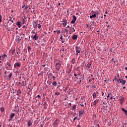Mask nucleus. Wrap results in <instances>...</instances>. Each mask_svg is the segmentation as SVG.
Wrapping results in <instances>:
<instances>
[{
  "instance_id": "obj_1",
  "label": "nucleus",
  "mask_w": 127,
  "mask_h": 127,
  "mask_svg": "<svg viewBox=\"0 0 127 127\" xmlns=\"http://www.w3.org/2000/svg\"><path fill=\"white\" fill-rule=\"evenodd\" d=\"M86 114V111L84 109H81L78 111V116L79 117H82L83 115Z\"/></svg>"
},
{
  "instance_id": "obj_2",
  "label": "nucleus",
  "mask_w": 127,
  "mask_h": 127,
  "mask_svg": "<svg viewBox=\"0 0 127 127\" xmlns=\"http://www.w3.org/2000/svg\"><path fill=\"white\" fill-rule=\"evenodd\" d=\"M73 19L71 21V23L74 24L75 22H76V20H77V17H76V16L73 15H72Z\"/></svg>"
},
{
  "instance_id": "obj_3",
  "label": "nucleus",
  "mask_w": 127,
  "mask_h": 127,
  "mask_svg": "<svg viewBox=\"0 0 127 127\" xmlns=\"http://www.w3.org/2000/svg\"><path fill=\"white\" fill-rule=\"evenodd\" d=\"M56 69L58 70L60 69V67H61V64L59 63H58L56 64Z\"/></svg>"
},
{
  "instance_id": "obj_4",
  "label": "nucleus",
  "mask_w": 127,
  "mask_h": 127,
  "mask_svg": "<svg viewBox=\"0 0 127 127\" xmlns=\"http://www.w3.org/2000/svg\"><path fill=\"white\" fill-rule=\"evenodd\" d=\"M75 49H76V53H81V49L80 47L76 46V47H75Z\"/></svg>"
},
{
  "instance_id": "obj_5",
  "label": "nucleus",
  "mask_w": 127,
  "mask_h": 127,
  "mask_svg": "<svg viewBox=\"0 0 127 127\" xmlns=\"http://www.w3.org/2000/svg\"><path fill=\"white\" fill-rule=\"evenodd\" d=\"M21 64L19 63H16L14 64V68H17V67H20Z\"/></svg>"
},
{
  "instance_id": "obj_6",
  "label": "nucleus",
  "mask_w": 127,
  "mask_h": 127,
  "mask_svg": "<svg viewBox=\"0 0 127 127\" xmlns=\"http://www.w3.org/2000/svg\"><path fill=\"white\" fill-rule=\"evenodd\" d=\"M68 31L69 32V34H71V32H75V30L74 27H70L68 30Z\"/></svg>"
},
{
  "instance_id": "obj_7",
  "label": "nucleus",
  "mask_w": 127,
  "mask_h": 127,
  "mask_svg": "<svg viewBox=\"0 0 127 127\" xmlns=\"http://www.w3.org/2000/svg\"><path fill=\"white\" fill-rule=\"evenodd\" d=\"M63 22V25L64 27L67 25V20L64 19L62 21Z\"/></svg>"
},
{
  "instance_id": "obj_8",
  "label": "nucleus",
  "mask_w": 127,
  "mask_h": 127,
  "mask_svg": "<svg viewBox=\"0 0 127 127\" xmlns=\"http://www.w3.org/2000/svg\"><path fill=\"white\" fill-rule=\"evenodd\" d=\"M119 83H121L122 85H126V83H127V80H124V79H121Z\"/></svg>"
},
{
  "instance_id": "obj_9",
  "label": "nucleus",
  "mask_w": 127,
  "mask_h": 127,
  "mask_svg": "<svg viewBox=\"0 0 127 127\" xmlns=\"http://www.w3.org/2000/svg\"><path fill=\"white\" fill-rule=\"evenodd\" d=\"M90 14H97V17H98V14L100 15V12H98V11H92L90 12Z\"/></svg>"
},
{
  "instance_id": "obj_10",
  "label": "nucleus",
  "mask_w": 127,
  "mask_h": 127,
  "mask_svg": "<svg viewBox=\"0 0 127 127\" xmlns=\"http://www.w3.org/2000/svg\"><path fill=\"white\" fill-rule=\"evenodd\" d=\"M120 103L121 105H123V104H124V102H125V97H122L120 99Z\"/></svg>"
},
{
  "instance_id": "obj_11",
  "label": "nucleus",
  "mask_w": 127,
  "mask_h": 127,
  "mask_svg": "<svg viewBox=\"0 0 127 127\" xmlns=\"http://www.w3.org/2000/svg\"><path fill=\"white\" fill-rule=\"evenodd\" d=\"M6 65L8 66V67H11V61L9 60L7 63H6Z\"/></svg>"
},
{
  "instance_id": "obj_12",
  "label": "nucleus",
  "mask_w": 127,
  "mask_h": 127,
  "mask_svg": "<svg viewBox=\"0 0 127 127\" xmlns=\"http://www.w3.org/2000/svg\"><path fill=\"white\" fill-rule=\"evenodd\" d=\"M92 64H93V61H91L90 62L87 64V66L88 69H90V68H91V66H92Z\"/></svg>"
},
{
  "instance_id": "obj_13",
  "label": "nucleus",
  "mask_w": 127,
  "mask_h": 127,
  "mask_svg": "<svg viewBox=\"0 0 127 127\" xmlns=\"http://www.w3.org/2000/svg\"><path fill=\"white\" fill-rule=\"evenodd\" d=\"M17 42L18 44V43H19V42H20V41H21L22 38L20 36H17Z\"/></svg>"
},
{
  "instance_id": "obj_14",
  "label": "nucleus",
  "mask_w": 127,
  "mask_h": 127,
  "mask_svg": "<svg viewBox=\"0 0 127 127\" xmlns=\"http://www.w3.org/2000/svg\"><path fill=\"white\" fill-rule=\"evenodd\" d=\"M43 106H44V108L45 110H46V109H47V106H48V104H47V102H45L44 103V104H43Z\"/></svg>"
},
{
  "instance_id": "obj_15",
  "label": "nucleus",
  "mask_w": 127,
  "mask_h": 127,
  "mask_svg": "<svg viewBox=\"0 0 127 127\" xmlns=\"http://www.w3.org/2000/svg\"><path fill=\"white\" fill-rule=\"evenodd\" d=\"M72 38L73 40H76L77 38H78V35H73Z\"/></svg>"
},
{
  "instance_id": "obj_16",
  "label": "nucleus",
  "mask_w": 127,
  "mask_h": 127,
  "mask_svg": "<svg viewBox=\"0 0 127 127\" xmlns=\"http://www.w3.org/2000/svg\"><path fill=\"white\" fill-rule=\"evenodd\" d=\"M99 101H100L99 99L95 100L93 102V105L96 106L99 103Z\"/></svg>"
},
{
  "instance_id": "obj_17",
  "label": "nucleus",
  "mask_w": 127,
  "mask_h": 127,
  "mask_svg": "<svg viewBox=\"0 0 127 127\" xmlns=\"http://www.w3.org/2000/svg\"><path fill=\"white\" fill-rule=\"evenodd\" d=\"M105 111H106V113H108V109L106 108H103L101 109V112H103V113H105Z\"/></svg>"
},
{
  "instance_id": "obj_18",
  "label": "nucleus",
  "mask_w": 127,
  "mask_h": 127,
  "mask_svg": "<svg viewBox=\"0 0 127 127\" xmlns=\"http://www.w3.org/2000/svg\"><path fill=\"white\" fill-rule=\"evenodd\" d=\"M16 24V25L18 26V27L19 28H20V27H21V24L20 23V22H19V21L17 22Z\"/></svg>"
},
{
  "instance_id": "obj_19",
  "label": "nucleus",
  "mask_w": 127,
  "mask_h": 127,
  "mask_svg": "<svg viewBox=\"0 0 127 127\" xmlns=\"http://www.w3.org/2000/svg\"><path fill=\"white\" fill-rule=\"evenodd\" d=\"M14 116H15V114L14 113H11L10 116V119L9 121H10V120H12L13 117H14Z\"/></svg>"
},
{
  "instance_id": "obj_20",
  "label": "nucleus",
  "mask_w": 127,
  "mask_h": 127,
  "mask_svg": "<svg viewBox=\"0 0 127 127\" xmlns=\"http://www.w3.org/2000/svg\"><path fill=\"white\" fill-rule=\"evenodd\" d=\"M21 94V90H20L19 89L18 90V91H17V94L16 95L17 96H19Z\"/></svg>"
},
{
  "instance_id": "obj_21",
  "label": "nucleus",
  "mask_w": 127,
  "mask_h": 127,
  "mask_svg": "<svg viewBox=\"0 0 127 127\" xmlns=\"http://www.w3.org/2000/svg\"><path fill=\"white\" fill-rule=\"evenodd\" d=\"M33 25L34 27H36V26H37V22L35 21H33Z\"/></svg>"
},
{
  "instance_id": "obj_22",
  "label": "nucleus",
  "mask_w": 127,
  "mask_h": 127,
  "mask_svg": "<svg viewBox=\"0 0 127 127\" xmlns=\"http://www.w3.org/2000/svg\"><path fill=\"white\" fill-rule=\"evenodd\" d=\"M31 126H32V122L31 121H28V126L31 127Z\"/></svg>"
},
{
  "instance_id": "obj_23",
  "label": "nucleus",
  "mask_w": 127,
  "mask_h": 127,
  "mask_svg": "<svg viewBox=\"0 0 127 127\" xmlns=\"http://www.w3.org/2000/svg\"><path fill=\"white\" fill-rule=\"evenodd\" d=\"M122 110L123 112H125V114L126 116H127V110H125V109L124 108H122Z\"/></svg>"
},
{
  "instance_id": "obj_24",
  "label": "nucleus",
  "mask_w": 127,
  "mask_h": 127,
  "mask_svg": "<svg viewBox=\"0 0 127 127\" xmlns=\"http://www.w3.org/2000/svg\"><path fill=\"white\" fill-rule=\"evenodd\" d=\"M75 58H73L71 60V63H72V64H76V62L75 61Z\"/></svg>"
},
{
  "instance_id": "obj_25",
  "label": "nucleus",
  "mask_w": 127,
  "mask_h": 127,
  "mask_svg": "<svg viewBox=\"0 0 127 127\" xmlns=\"http://www.w3.org/2000/svg\"><path fill=\"white\" fill-rule=\"evenodd\" d=\"M33 39H35V40H37V39H38V36H37V35H35L33 37Z\"/></svg>"
},
{
  "instance_id": "obj_26",
  "label": "nucleus",
  "mask_w": 127,
  "mask_h": 127,
  "mask_svg": "<svg viewBox=\"0 0 127 127\" xmlns=\"http://www.w3.org/2000/svg\"><path fill=\"white\" fill-rule=\"evenodd\" d=\"M77 108V106L76 105H74L72 107H71V110L72 111H74L76 108Z\"/></svg>"
},
{
  "instance_id": "obj_27",
  "label": "nucleus",
  "mask_w": 127,
  "mask_h": 127,
  "mask_svg": "<svg viewBox=\"0 0 127 127\" xmlns=\"http://www.w3.org/2000/svg\"><path fill=\"white\" fill-rule=\"evenodd\" d=\"M52 85L54 86V87H56L57 86V82L56 81H54L52 83Z\"/></svg>"
},
{
  "instance_id": "obj_28",
  "label": "nucleus",
  "mask_w": 127,
  "mask_h": 127,
  "mask_svg": "<svg viewBox=\"0 0 127 127\" xmlns=\"http://www.w3.org/2000/svg\"><path fill=\"white\" fill-rule=\"evenodd\" d=\"M0 111L1 113H3L4 112V107H1L0 109Z\"/></svg>"
},
{
  "instance_id": "obj_29",
  "label": "nucleus",
  "mask_w": 127,
  "mask_h": 127,
  "mask_svg": "<svg viewBox=\"0 0 127 127\" xmlns=\"http://www.w3.org/2000/svg\"><path fill=\"white\" fill-rule=\"evenodd\" d=\"M121 81V78H117L116 80H115V82H117V83L120 82Z\"/></svg>"
},
{
  "instance_id": "obj_30",
  "label": "nucleus",
  "mask_w": 127,
  "mask_h": 127,
  "mask_svg": "<svg viewBox=\"0 0 127 127\" xmlns=\"http://www.w3.org/2000/svg\"><path fill=\"white\" fill-rule=\"evenodd\" d=\"M3 58H2V60L3 61L4 58H5V57H7V56L6 55H5L4 53L3 54Z\"/></svg>"
},
{
  "instance_id": "obj_31",
  "label": "nucleus",
  "mask_w": 127,
  "mask_h": 127,
  "mask_svg": "<svg viewBox=\"0 0 127 127\" xmlns=\"http://www.w3.org/2000/svg\"><path fill=\"white\" fill-rule=\"evenodd\" d=\"M53 76V74L52 73H50L48 75V78H51Z\"/></svg>"
},
{
  "instance_id": "obj_32",
  "label": "nucleus",
  "mask_w": 127,
  "mask_h": 127,
  "mask_svg": "<svg viewBox=\"0 0 127 127\" xmlns=\"http://www.w3.org/2000/svg\"><path fill=\"white\" fill-rule=\"evenodd\" d=\"M92 96H93V98H96V97H97V93H93V94H92Z\"/></svg>"
},
{
  "instance_id": "obj_33",
  "label": "nucleus",
  "mask_w": 127,
  "mask_h": 127,
  "mask_svg": "<svg viewBox=\"0 0 127 127\" xmlns=\"http://www.w3.org/2000/svg\"><path fill=\"white\" fill-rule=\"evenodd\" d=\"M11 19H12V18H11V17H9V18H8V21H11V22H13V20H11Z\"/></svg>"
},
{
  "instance_id": "obj_34",
  "label": "nucleus",
  "mask_w": 127,
  "mask_h": 127,
  "mask_svg": "<svg viewBox=\"0 0 127 127\" xmlns=\"http://www.w3.org/2000/svg\"><path fill=\"white\" fill-rule=\"evenodd\" d=\"M39 122L37 120H36L34 121V126H36V125H37L38 124Z\"/></svg>"
},
{
  "instance_id": "obj_35",
  "label": "nucleus",
  "mask_w": 127,
  "mask_h": 127,
  "mask_svg": "<svg viewBox=\"0 0 127 127\" xmlns=\"http://www.w3.org/2000/svg\"><path fill=\"white\" fill-rule=\"evenodd\" d=\"M92 17L93 18H96V17H97V14H92Z\"/></svg>"
},
{
  "instance_id": "obj_36",
  "label": "nucleus",
  "mask_w": 127,
  "mask_h": 127,
  "mask_svg": "<svg viewBox=\"0 0 127 127\" xmlns=\"http://www.w3.org/2000/svg\"><path fill=\"white\" fill-rule=\"evenodd\" d=\"M27 49H28V52H30V50H31V48L30 47V46H28L27 47Z\"/></svg>"
},
{
  "instance_id": "obj_37",
  "label": "nucleus",
  "mask_w": 127,
  "mask_h": 127,
  "mask_svg": "<svg viewBox=\"0 0 127 127\" xmlns=\"http://www.w3.org/2000/svg\"><path fill=\"white\" fill-rule=\"evenodd\" d=\"M104 82H106L107 83L109 82V79L105 78Z\"/></svg>"
},
{
  "instance_id": "obj_38",
  "label": "nucleus",
  "mask_w": 127,
  "mask_h": 127,
  "mask_svg": "<svg viewBox=\"0 0 127 127\" xmlns=\"http://www.w3.org/2000/svg\"><path fill=\"white\" fill-rule=\"evenodd\" d=\"M55 95V96H59V95H60V92H56Z\"/></svg>"
},
{
  "instance_id": "obj_39",
  "label": "nucleus",
  "mask_w": 127,
  "mask_h": 127,
  "mask_svg": "<svg viewBox=\"0 0 127 127\" xmlns=\"http://www.w3.org/2000/svg\"><path fill=\"white\" fill-rule=\"evenodd\" d=\"M11 76H12V72H11L8 75V78H11Z\"/></svg>"
},
{
  "instance_id": "obj_40",
  "label": "nucleus",
  "mask_w": 127,
  "mask_h": 127,
  "mask_svg": "<svg viewBox=\"0 0 127 127\" xmlns=\"http://www.w3.org/2000/svg\"><path fill=\"white\" fill-rule=\"evenodd\" d=\"M110 96H111V92H109V93L108 94V95L107 96V99H109V98H110Z\"/></svg>"
},
{
  "instance_id": "obj_41",
  "label": "nucleus",
  "mask_w": 127,
  "mask_h": 127,
  "mask_svg": "<svg viewBox=\"0 0 127 127\" xmlns=\"http://www.w3.org/2000/svg\"><path fill=\"white\" fill-rule=\"evenodd\" d=\"M76 119H78V117H75L74 118H73V121H71L72 123H73L74 122V121H75V120H76Z\"/></svg>"
},
{
  "instance_id": "obj_42",
  "label": "nucleus",
  "mask_w": 127,
  "mask_h": 127,
  "mask_svg": "<svg viewBox=\"0 0 127 127\" xmlns=\"http://www.w3.org/2000/svg\"><path fill=\"white\" fill-rule=\"evenodd\" d=\"M27 8H28V6L27 5H26L24 8V10H25L26 9H27Z\"/></svg>"
},
{
  "instance_id": "obj_43",
  "label": "nucleus",
  "mask_w": 127,
  "mask_h": 127,
  "mask_svg": "<svg viewBox=\"0 0 127 127\" xmlns=\"http://www.w3.org/2000/svg\"><path fill=\"white\" fill-rule=\"evenodd\" d=\"M106 23H107V25H106V27L108 28L110 27V25H109V22H106Z\"/></svg>"
},
{
  "instance_id": "obj_44",
  "label": "nucleus",
  "mask_w": 127,
  "mask_h": 127,
  "mask_svg": "<svg viewBox=\"0 0 127 127\" xmlns=\"http://www.w3.org/2000/svg\"><path fill=\"white\" fill-rule=\"evenodd\" d=\"M57 120H56V121L54 123V126H57V122L56 121Z\"/></svg>"
},
{
  "instance_id": "obj_45",
  "label": "nucleus",
  "mask_w": 127,
  "mask_h": 127,
  "mask_svg": "<svg viewBox=\"0 0 127 127\" xmlns=\"http://www.w3.org/2000/svg\"><path fill=\"white\" fill-rule=\"evenodd\" d=\"M23 5L22 6V8H24L25 7V4L24 3H22Z\"/></svg>"
},
{
  "instance_id": "obj_46",
  "label": "nucleus",
  "mask_w": 127,
  "mask_h": 127,
  "mask_svg": "<svg viewBox=\"0 0 127 127\" xmlns=\"http://www.w3.org/2000/svg\"><path fill=\"white\" fill-rule=\"evenodd\" d=\"M38 27L39 29H40L41 28V25H40V24H39Z\"/></svg>"
},
{
  "instance_id": "obj_47",
  "label": "nucleus",
  "mask_w": 127,
  "mask_h": 127,
  "mask_svg": "<svg viewBox=\"0 0 127 127\" xmlns=\"http://www.w3.org/2000/svg\"><path fill=\"white\" fill-rule=\"evenodd\" d=\"M15 52V50H12V52H11V53L12 54V55H14L13 54Z\"/></svg>"
},
{
  "instance_id": "obj_48",
  "label": "nucleus",
  "mask_w": 127,
  "mask_h": 127,
  "mask_svg": "<svg viewBox=\"0 0 127 127\" xmlns=\"http://www.w3.org/2000/svg\"><path fill=\"white\" fill-rule=\"evenodd\" d=\"M20 121H21L20 120H19L18 119H16V123L18 124V123H19L20 122Z\"/></svg>"
},
{
  "instance_id": "obj_49",
  "label": "nucleus",
  "mask_w": 127,
  "mask_h": 127,
  "mask_svg": "<svg viewBox=\"0 0 127 127\" xmlns=\"http://www.w3.org/2000/svg\"><path fill=\"white\" fill-rule=\"evenodd\" d=\"M2 17H1V15L0 14V22H1V21H2V20L1 19Z\"/></svg>"
},
{
  "instance_id": "obj_50",
  "label": "nucleus",
  "mask_w": 127,
  "mask_h": 127,
  "mask_svg": "<svg viewBox=\"0 0 127 127\" xmlns=\"http://www.w3.org/2000/svg\"><path fill=\"white\" fill-rule=\"evenodd\" d=\"M64 42H65V39H63L62 40V43H64Z\"/></svg>"
},
{
  "instance_id": "obj_51",
  "label": "nucleus",
  "mask_w": 127,
  "mask_h": 127,
  "mask_svg": "<svg viewBox=\"0 0 127 127\" xmlns=\"http://www.w3.org/2000/svg\"><path fill=\"white\" fill-rule=\"evenodd\" d=\"M60 39H61V40H63V36H62V35H61V36Z\"/></svg>"
},
{
  "instance_id": "obj_52",
  "label": "nucleus",
  "mask_w": 127,
  "mask_h": 127,
  "mask_svg": "<svg viewBox=\"0 0 127 127\" xmlns=\"http://www.w3.org/2000/svg\"><path fill=\"white\" fill-rule=\"evenodd\" d=\"M30 93H31V91H28L27 95H28V96H29V95H30Z\"/></svg>"
},
{
  "instance_id": "obj_53",
  "label": "nucleus",
  "mask_w": 127,
  "mask_h": 127,
  "mask_svg": "<svg viewBox=\"0 0 127 127\" xmlns=\"http://www.w3.org/2000/svg\"><path fill=\"white\" fill-rule=\"evenodd\" d=\"M59 33H61V30H59L57 31V34H59Z\"/></svg>"
},
{
  "instance_id": "obj_54",
  "label": "nucleus",
  "mask_w": 127,
  "mask_h": 127,
  "mask_svg": "<svg viewBox=\"0 0 127 127\" xmlns=\"http://www.w3.org/2000/svg\"><path fill=\"white\" fill-rule=\"evenodd\" d=\"M79 83H81L82 82V78H79Z\"/></svg>"
},
{
  "instance_id": "obj_55",
  "label": "nucleus",
  "mask_w": 127,
  "mask_h": 127,
  "mask_svg": "<svg viewBox=\"0 0 127 127\" xmlns=\"http://www.w3.org/2000/svg\"><path fill=\"white\" fill-rule=\"evenodd\" d=\"M92 81H93V79H90L89 80V82L91 83Z\"/></svg>"
},
{
  "instance_id": "obj_56",
  "label": "nucleus",
  "mask_w": 127,
  "mask_h": 127,
  "mask_svg": "<svg viewBox=\"0 0 127 127\" xmlns=\"http://www.w3.org/2000/svg\"><path fill=\"white\" fill-rule=\"evenodd\" d=\"M47 83L48 84V85H51V82H50V81H47Z\"/></svg>"
},
{
  "instance_id": "obj_57",
  "label": "nucleus",
  "mask_w": 127,
  "mask_h": 127,
  "mask_svg": "<svg viewBox=\"0 0 127 127\" xmlns=\"http://www.w3.org/2000/svg\"><path fill=\"white\" fill-rule=\"evenodd\" d=\"M110 51H111V52H113V53H115V52H114V51H113V49H111Z\"/></svg>"
},
{
  "instance_id": "obj_58",
  "label": "nucleus",
  "mask_w": 127,
  "mask_h": 127,
  "mask_svg": "<svg viewBox=\"0 0 127 127\" xmlns=\"http://www.w3.org/2000/svg\"><path fill=\"white\" fill-rule=\"evenodd\" d=\"M53 79L54 81H55V76H53Z\"/></svg>"
},
{
  "instance_id": "obj_59",
  "label": "nucleus",
  "mask_w": 127,
  "mask_h": 127,
  "mask_svg": "<svg viewBox=\"0 0 127 127\" xmlns=\"http://www.w3.org/2000/svg\"><path fill=\"white\" fill-rule=\"evenodd\" d=\"M89 17H90V19H92L93 18V16L92 15H90L89 16Z\"/></svg>"
},
{
  "instance_id": "obj_60",
  "label": "nucleus",
  "mask_w": 127,
  "mask_h": 127,
  "mask_svg": "<svg viewBox=\"0 0 127 127\" xmlns=\"http://www.w3.org/2000/svg\"><path fill=\"white\" fill-rule=\"evenodd\" d=\"M65 32H66V33H68V29H65Z\"/></svg>"
},
{
  "instance_id": "obj_61",
  "label": "nucleus",
  "mask_w": 127,
  "mask_h": 127,
  "mask_svg": "<svg viewBox=\"0 0 127 127\" xmlns=\"http://www.w3.org/2000/svg\"><path fill=\"white\" fill-rule=\"evenodd\" d=\"M41 46H42V47H44V46H45L44 44H42Z\"/></svg>"
},
{
  "instance_id": "obj_62",
  "label": "nucleus",
  "mask_w": 127,
  "mask_h": 127,
  "mask_svg": "<svg viewBox=\"0 0 127 127\" xmlns=\"http://www.w3.org/2000/svg\"><path fill=\"white\" fill-rule=\"evenodd\" d=\"M74 76H75V77H77V74H76L75 72L74 73Z\"/></svg>"
},
{
  "instance_id": "obj_63",
  "label": "nucleus",
  "mask_w": 127,
  "mask_h": 127,
  "mask_svg": "<svg viewBox=\"0 0 127 127\" xmlns=\"http://www.w3.org/2000/svg\"><path fill=\"white\" fill-rule=\"evenodd\" d=\"M92 24H93V25H95V22H91Z\"/></svg>"
},
{
  "instance_id": "obj_64",
  "label": "nucleus",
  "mask_w": 127,
  "mask_h": 127,
  "mask_svg": "<svg viewBox=\"0 0 127 127\" xmlns=\"http://www.w3.org/2000/svg\"><path fill=\"white\" fill-rule=\"evenodd\" d=\"M77 127H81V125H77Z\"/></svg>"
}]
</instances>
